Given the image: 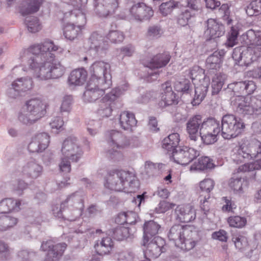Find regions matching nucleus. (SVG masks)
<instances>
[{
    "mask_svg": "<svg viewBox=\"0 0 261 261\" xmlns=\"http://www.w3.org/2000/svg\"><path fill=\"white\" fill-rule=\"evenodd\" d=\"M56 50H28L29 64L36 77L41 80L57 79L65 72V67L55 60Z\"/></svg>",
    "mask_w": 261,
    "mask_h": 261,
    "instance_id": "1",
    "label": "nucleus"
},
{
    "mask_svg": "<svg viewBox=\"0 0 261 261\" xmlns=\"http://www.w3.org/2000/svg\"><path fill=\"white\" fill-rule=\"evenodd\" d=\"M104 186L111 190L131 193L138 189L139 184L133 173L116 170L108 173L105 178Z\"/></svg>",
    "mask_w": 261,
    "mask_h": 261,
    "instance_id": "2",
    "label": "nucleus"
},
{
    "mask_svg": "<svg viewBox=\"0 0 261 261\" xmlns=\"http://www.w3.org/2000/svg\"><path fill=\"white\" fill-rule=\"evenodd\" d=\"M21 200L14 198H4L0 200V232L13 228L19 222L18 218L10 214L20 210Z\"/></svg>",
    "mask_w": 261,
    "mask_h": 261,
    "instance_id": "3",
    "label": "nucleus"
},
{
    "mask_svg": "<svg viewBox=\"0 0 261 261\" xmlns=\"http://www.w3.org/2000/svg\"><path fill=\"white\" fill-rule=\"evenodd\" d=\"M261 154V142L255 139L244 138L232 150L231 158L237 164L253 160Z\"/></svg>",
    "mask_w": 261,
    "mask_h": 261,
    "instance_id": "4",
    "label": "nucleus"
},
{
    "mask_svg": "<svg viewBox=\"0 0 261 261\" xmlns=\"http://www.w3.org/2000/svg\"><path fill=\"white\" fill-rule=\"evenodd\" d=\"M47 106V102L42 98H31L26 101L23 110L18 115V119L24 124H34L45 115Z\"/></svg>",
    "mask_w": 261,
    "mask_h": 261,
    "instance_id": "5",
    "label": "nucleus"
},
{
    "mask_svg": "<svg viewBox=\"0 0 261 261\" xmlns=\"http://www.w3.org/2000/svg\"><path fill=\"white\" fill-rule=\"evenodd\" d=\"M85 12L86 10L74 9L64 14L63 20L66 24L63 28V34L66 39L72 40L77 37L86 23Z\"/></svg>",
    "mask_w": 261,
    "mask_h": 261,
    "instance_id": "6",
    "label": "nucleus"
},
{
    "mask_svg": "<svg viewBox=\"0 0 261 261\" xmlns=\"http://www.w3.org/2000/svg\"><path fill=\"white\" fill-rule=\"evenodd\" d=\"M106 138L109 146L106 151L107 156L114 161L122 159L123 155L120 150L130 145L129 140L116 130L108 132Z\"/></svg>",
    "mask_w": 261,
    "mask_h": 261,
    "instance_id": "7",
    "label": "nucleus"
},
{
    "mask_svg": "<svg viewBox=\"0 0 261 261\" xmlns=\"http://www.w3.org/2000/svg\"><path fill=\"white\" fill-rule=\"evenodd\" d=\"M237 112L244 115H261V95L250 97L238 96L231 101Z\"/></svg>",
    "mask_w": 261,
    "mask_h": 261,
    "instance_id": "8",
    "label": "nucleus"
},
{
    "mask_svg": "<svg viewBox=\"0 0 261 261\" xmlns=\"http://www.w3.org/2000/svg\"><path fill=\"white\" fill-rule=\"evenodd\" d=\"M103 80L91 76L88 81L86 91L83 94V99L85 102H92L103 95L106 89L112 85V81L109 80L103 82Z\"/></svg>",
    "mask_w": 261,
    "mask_h": 261,
    "instance_id": "9",
    "label": "nucleus"
},
{
    "mask_svg": "<svg viewBox=\"0 0 261 261\" xmlns=\"http://www.w3.org/2000/svg\"><path fill=\"white\" fill-rule=\"evenodd\" d=\"M79 207H67L66 208L56 207L53 210L54 215L56 217L63 218L73 222V226L74 227L70 228V232L82 233L85 231V229L82 227V222L74 224V222L76 221L77 219L82 216L84 210V208H82V205L79 204Z\"/></svg>",
    "mask_w": 261,
    "mask_h": 261,
    "instance_id": "10",
    "label": "nucleus"
},
{
    "mask_svg": "<svg viewBox=\"0 0 261 261\" xmlns=\"http://www.w3.org/2000/svg\"><path fill=\"white\" fill-rule=\"evenodd\" d=\"M245 128L243 121L234 115L227 114L222 119L221 134L225 139L235 138L240 134Z\"/></svg>",
    "mask_w": 261,
    "mask_h": 261,
    "instance_id": "11",
    "label": "nucleus"
},
{
    "mask_svg": "<svg viewBox=\"0 0 261 261\" xmlns=\"http://www.w3.org/2000/svg\"><path fill=\"white\" fill-rule=\"evenodd\" d=\"M202 70L199 66H194L190 70V76L195 85V96L192 103L193 106L198 105L204 98L208 90L209 79L204 77L202 79H198L199 84L196 83V81Z\"/></svg>",
    "mask_w": 261,
    "mask_h": 261,
    "instance_id": "12",
    "label": "nucleus"
},
{
    "mask_svg": "<svg viewBox=\"0 0 261 261\" xmlns=\"http://www.w3.org/2000/svg\"><path fill=\"white\" fill-rule=\"evenodd\" d=\"M220 132L219 122L214 118L205 120L200 128V135L206 144H212L217 141V136Z\"/></svg>",
    "mask_w": 261,
    "mask_h": 261,
    "instance_id": "13",
    "label": "nucleus"
},
{
    "mask_svg": "<svg viewBox=\"0 0 261 261\" xmlns=\"http://www.w3.org/2000/svg\"><path fill=\"white\" fill-rule=\"evenodd\" d=\"M62 155L69 159L72 162H78L83 155V151L77 138L70 136L62 143L61 149Z\"/></svg>",
    "mask_w": 261,
    "mask_h": 261,
    "instance_id": "14",
    "label": "nucleus"
},
{
    "mask_svg": "<svg viewBox=\"0 0 261 261\" xmlns=\"http://www.w3.org/2000/svg\"><path fill=\"white\" fill-rule=\"evenodd\" d=\"M127 85L124 84L113 89L111 92L106 94L100 100L98 110V114L102 117H109L112 112V102L127 90Z\"/></svg>",
    "mask_w": 261,
    "mask_h": 261,
    "instance_id": "15",
    "label": "nucleus"
},
{
    "mask_svg": "<svg viewBox=\"0 0 261 261\" xmlns=\"http://www.w3.org/2000/svg\"><path fill=\"white\" fill-rule=\"evenodd\" d=\"M199 154V151L193 147L179 146L172 152V158L174 162L181 165H187Z\"/></svg>",
    "mask_w": 261,
    "mask_h": 261,
    "instance_id": "16",
    "label": "nucleus"
},
{
    "mask_svg": "<svg viewBox=\"0 0 261 261\" xmlns=\"http://www.w3.org/2000/svg\"><path fill=\"white\" fill-rule=\"evenodd\" d=\"M93 2L95 14L101 17L113 14L119 4V0H93Z\"/></svg>",
    "mask_w": 261,
    "mask_h": 261,
    "instance_id": "17",
    "label": "nucleus"
},
{
    "mask_svg": "<svg viewBox=\"0 0 261 261\" xmlns=\"http://www.w3.org/2000/svg\"><path fill=\"white\" fill-rule=\"evenodd\" d=\"M67 247L65 243L54 245L51 241H43L41 245V250L47 251L45 261H57L63 255Z\"/></svg>",
    "mask_w": 261,
    "mask_h": 261,
    "instance_id": "18",
    "label": "nucleus"
},
{
    "mask_svg": "<svg viewBox=\"0 0 261 261\" xmlns=\"http://www.w3.org/2000/svg\"><path fill=\"white\" fill-rule=\"evenodd\" d=\"M261 57V50H233L232 57L241 66H248Z\"/></svg>",
    "mask_w": 261,
    "mask_h": 261,
    "instance_id": "19",
    "label": "nucleus"
},
{
    "mask_svg": "<svg viewBox=\"0 0 261 261\" xmlns=\"http://www.w3.org/2000/svg\"><path fill=\"white\" fill-rule=\"evenodd\" d=\"M165 242L162 238L156 236L145 243L143 241V245L145 247L144 254L146 257L157 258L162 252L164 251Z\"/></svg>",
    "mask_w": 261,
    "mask_h": 261,
    "instance_id": "20",
    "label": "nucleus"
},
{
    "mask_svg": "<svg viewBox=\"0 0 261 261\" xmlns=\"http://www.w3.org/2000/svg\"><path fill=\"white\" fill-rule=\"evenodd\" d=\"M129 18L137 21L149 20L153 15L152 8L143 3L134 4L129 10Z\"/></svg>",
    "mask_w": 261,
    "mask_h": 261,
    "instance_id": "21",
    "label": "nucleus"
},
{
    "mask_svg": "<svg viewBox=\"0 0 261 261\" xmlns=\"http://www.w3.org/2000/svg\"><path fill=\"white\" fill-rule=\"evenodd\" d=\"M50 142V136L47 133L35 134L28 145V149L31 152H41L46 149Z\"/></svg>",
    "mask_w": 261,
    "mask_h": 261,
    "instance_id": "22",
    "label": "nucleus"
},
{
    "mask_svg": "<svg viewBox=\"0 0 261 261\" xmlns=\"http://www.w3.org/2000/svg\"><path fill=\"white\" fill-rule=\"evenodd\" d=\"M43 168L35 160L28 161L21 168V173L25 179L35 180L43 174Z\"/></svg>",
    "mask_w": 261,
    "mask_h": 261,
    "instance_id": "23",
    "label": "nucleus"
},
{
    "mask_svg": "<svg viewBox=\"0 0 261 261\" xmlns=\"http://www.w3.org/2000/svg\"><path fill=\"white\" fill-rule=\"evenodd\" d=\"M177 103V99L172 90L171 83L167 82L162 85L159 106L163 108L167 106Z\"/></svg>",
    "mask_w": 261,
    "mask_h": 261,
    "instance_id": "24",
    "label": "nucleus"
},
{
    "mask_svg": "<svg viewBox=\"0 0 261 261\" xmlns=\"http://www.w3.org/2000/svg\"><path fill=\"white\" fill-rule=\"evenodd\" d=\"M110 65L103 62H97L92 65L90 68L91 76L103 80V82L109 80L111 81V75L110 73Z\"/></svg>",
    "mask_w": 261,
    "mask_h": 261,
    "instance_id": "25",
    "label": "nucleus"
},
{
    "mask_svg": "<svg viewBox=\"0 0 261 261\" xmlns=\"http://www.w3.org/2000/svg\"><path fill=\"white\" fill-rule=\"evenodd\" d=\"M95 233L99 234L102 237L100 240H98L94 244L95 251L100 255L108 254L113 247V243L111 238L108 236L105 237L107 234L101 229H97Z\"/></svg>",
    "mask_w": 261,
    "mask_h": 261,
    "instance_id": "26",
    "label": "nucleus"
},
{
    "mask_svg": "<svg viewBox=\"0 0 261 261\" xmlns=\"http://www.w3.org/2000/svg\"><path fill=\"white\" fill-rule=\"evenodd\" d=\"M202 122V116L200 115H195L188 121L186 124L187 132L191 140L195 142L198 139V130Z\"/></svg>",
    "mask_w": 261,
    "mask_h": 261,
    "instance_id": "27",
    "label": "nucleus"
},
{
    "mask_svg": "<svg viewBox=\"0 0 261 261\" xmlns=\"http://www.w3.org/2000/svg\"><path fill=\"white\" fill-rule=\"evenodd\" d=\"M176 219L184 223L189 222L196 217V213L190 205H181L176 207L175 210Z\"/></svg>",
    "mask_w": 261,
    "mask_h": 261,
    "instance_id": "28",
    "label": "nucleus"
},
{
    "mask_svg": "<svg viewBox=\"0 0 261 261\" xmlns=\"http://www.w3.org/2000/svg\"><path fill=\"white\" fill-rule=\"evenodd\" d=\"M206 28L204 34L210 39L219 37L225 32L224 25L214 19L210 18L207 20Z\"/></svg>",
    "mask_w": 261,
    "mask_h": 261,
    "instance_id": "29",
    "label": "nucleus"
},
{
    "mask_svg": "<svg viewBox=\"0 0 261 261\" xmlns=\"http://www.w3.org/2000/svg\"><path fill=\"white\" fill-rule=\"evenodd\" d=\"M190 233V227L175 225L170 228L168 233V238L177 247L179 242L181 241L184 234H187L188 236Z\"/></svg>",
    "mask_w": 261,
    "mask_h": 261,
    "instance_id": "30",
    "label": "nucleus"
},
{
    "mask_svg": "<svg viewBox=\"0 0 261 261\" xmlns=\"http://www.w3.org/2000/svg\"><path fill=\"white\" fill-rule=\"evenodd\" d=\"M85 196L83 190L76 191L69 195L66 200L61 204V208L65 207H79V204L82 205V208H84V199Z\"/></svg>",
    "mask_w": 261,
    "mask_h": 261,
    "instance_id": "31",
    "label": "nucleus"
},
{
    "mask_svg": "<svg viewBox=\"0 0 261 261\" xmlns=\"http://www.w3.org/2000/svg\"><path fill=\"white\" fill-rule=\"evenodd\" d=\"M137 120L133 113L124 111L119 116V124L121 127L125 130L132 131L136 126Z\"/></svg>",
    "mask_w": 261,
    "mask_h": 261,
    "instance_id": "32",
    "label": "nucleus"
},
{
    "mask_svg": "<svg viewBox=\"0 0 261 261\" xmlns=\"http://www.w3.org/2000/svg\"><path fill=\"white\" fill-rule=\"evenodd\" d=\"M190 234L188 236L184 234L177 247L182 250H190L193 249L199 241L198 233L196 231H192L190 228Z\"/></svg>",
    "mask_w": 261,
    "mask_h": 261,
    "instance_id": "33",
    "label": "nucleus"
},
{
    "mask_svg": "<svg viewBox=\"0 0 261 261\" xmlns=\"http://www.w3.org/2000/svg\"><path fill=\"white\" fill-rule=\"evenodd\" d=\"M87 77V71L83 68L73 70L68 77L70 85L81 86L83 85Z\"/></svg>",
    "mask_w": 261,
    "mask_h": 261,
    "instance_id": "34",
    "label": "nucleus"
},
{
    "mask_svg": "<svg viewBox=\"0 0 261 261\" xmlns=\"http://www.w3.org/2000/svg\"><path fill=\"white\" fill-rule=\"evenodd\" d=\"M160 228V225L154 221L151 220L146 222L143 226V240H144V242L146 243L150 240L152 239V238L158 233Z\"/></svg>",
    "mask_w": 261,
    "mask_h": 261,
    "instance_id": "35",
    "label": "nucleus"
},
{
    "mask_svg": "<svg viewBox=\"0 0 261 261\" xmlns=\"http://www.w3.org/2000/svg\"><path fill=\"white\" fill-rule=\"evenodd\" d=\"M170 60V56L165 52L154 56L148 62L147 66L150 68H160L165 66Z\"/></svg>",
    "mask_w": 261,
    "mask_h": 261,
    "instance_id": "36",
    "label": "nucleus"
},
{
    "mask_svg": "<svg viewBox=\"0 0 261 261\" xmlns=\"http://www.w3.org/2000/svg\"><path fill=\"white\" fill-rule=\"evenodd\" d=\"M42 4V0H26L20 8L23 16L37 12Z\"/></svg>",
    "mask_w": 261,
    "mask_h": 261,
    "instance_id": "37",
    "label": "nucleus"
},
{
    "mask_svg": "<svg viewBox=\"0 0 261 261\" xmlns=\"http://www.w3.org/2000/svg\"><path fill=\"white\" fill-rule=\"evenodd\" d=\"M243 39H246L245 44L247 49H250V45L261 46V31L255 32L253 30H248L245 35L243 36Z\"/></svg>",
    "mask_w": 261,
    "mask_h": 261,
    "instance_id": "38",
    "label": "nucleus"
},
{
    "mask_svg": "<svg viewBox=\"0 0 261 261\" xmlns=\"http://www.w3.org/2000/svg\"><path fill=\"white\" fill-rule=\"evenodd\" d=\"M89 49H105L107 41L104 40L103 37L97 32H93L88 40Z\"/></svg>",
    "mask_w": 261,
    "mask_h": 261,
    "instance_id": "39",
    "label": "nucleus"
},
{
    "mask_svg": "<svg viewBox=\"0 0 261 261\" xmlns=\"http://www.w3.org/2000/svg\"><path fill=\"white\" fill-rule=\"evenodd\" d=\"M228 186L234 193L241 194L244 193V189L247 187L248 184L244 178L232 177L229 180Z\"/></svg>",
    "mask_w": 261,
    "mask_h": 261,
    "instance_id": "40",
    "label": "nucleus"
},
{
    "mask_svg": "<svg viewBox=\"0 0 261 261\" xmlns=\"http://www.w3.org/2000/svg\"><path fill=\"white\" fill-rule=\"evenodd\" d=\"M180 141L179 135L178 133H173L165 138L162 141V147L168 151L172 152L177 146Z\"/></svg>",
    "mask_w": 261,
    "mask_h": 261,
    "instance_id": "41",
    "label": "nucleus"
},
{
    "mask_svg": "<svg viewBox=\"0 0 261 261\" xmlns=\"http://www.w3.org/2000/svg\"><path fill=\"white\" fill-rule=\"evenodd\" d=\"M226 78V75L221 72L217 73L213 76L212 79L213 95L217 94L221 91Z\"/></svg>",
    "mask_w": 261,
    "mask_h": 261,
    "instance_id": "42",
    "label": "nucleus"
},
{
    "mask_svg": "<svg viewBox=\"0 0 261 261\" xmlns=\"http://www.w3.org/2000/svg\"><path fill=\"white\" fill-rule=\"evenodd\" d=\"M13 86L22 93L30 90L33 87V81L30 77L17 79L12 82Z\"/></svg>",
    "mask_w": 261,
    "mask_h": 261,
    "instance_id": "43",
    "label": "nucleus"
},
{
    "mask_svg": "<svg viewBox=\"0 0 261 261\" xmlns=\"http://www.w3.org/2000/svg\"><path fill=\"white\" fill-rule=\"evenodd\" d=\"M223 50L221 51H216L211 56H210L206 60V66L210 69H217L219 68L221 57L223 56Z\"/></svg>",
    "mask_w": 261,
    "mask_h": 261,
    "instance_id": "44",
    "label": "nucleus"
},
{
    "mask_svg": "<svg viewBox=\"0 0 261 261\" xmlns=\"http://www.w3.org/2000/svg\"><path fill=\"white\" fill-rule=\"evenodd\" d=\"M213 167V164L211 160L207 156L199 158L197 162H195L190 167L191 171L203 170L205 169H210Z\"/></svg>",
    "mask_w": 261,
    "mask_h": 261,
    "instance_id": "45",
    "label": "nucleus"
},
{
    "mask_svg": "<svg viewBox=\"0 0 261 261\" xmlns=\"http://www.w3.org/2000/svg\"><path fill=\"white\" fill-rule=\"evenodd\" d=\"M239 29L237 26H231L227 35V39L224 44L226 47H233L238 43Z\"/></svg>",
    "mask_w": 261,
    "mask_h": 261,
    "instance_id": "46",
    "label": "nucleus"
},
{
    "mask_svg": "<svg viewBox=\"0 0 261 261\" xmlns=\"http://www.w3.org/2000/svg\"><path fill=\"white\" fill-rule=\"evenodd\" d=\"M245 10L249 16L261 15V0H252L247 6Z\"/></svg>",
    "mask_w": 261,
    "mask_h": 261,
    "instance_id": "47",
    "label": "nucleus"
},
{
    "mask_svg": "<svg viewBox=\"0 0 261 261\" xmlns=\"http://www.w3.org/2000/svg\"><path fill=\"white\" fill-rule=\"evenodd\" d=\"M261 169V159L257 160L253 162L246 163L239 167L238 172H250Z\"/></svg>",
    "mask_w": 261,
    "mask_h": 261,
    "instance_id": "48",
    "label": "nucleus"
},
{
    "mask_svg": "<svg viewBox=\"0 0 261 261\" xmlns=\"http://www.w3.org/2000/svg\"><path fill=\"white\" fill-rule=\"evenodd\" d=\"M217 14L228 25L231 24L232 20L229 17V7L227 4H222L218 9Z\"/></svg>",
    "mask_w": 261,
    "mask_h": 261,
    "instance_id": "49",
    "label": "nucleus"
},
{
    "mask_svg": "<svg viewBox=\"0 0 261 261\" xmlns=\"http://www.w3.org/2000/svg\"><path fill=\"white\" fill-rule=\"evenodd\" d=\"M163 33V30L160 25L154 24L148 28L146 35L149 39H155L161 37Z\"/></svg>",
    "mask_w": 261,
    "mask_h": 261,
    "instance_id": "50",
    "label": "nucleus"
},
{
    "mask_svg": "<svg viewBox=\"0 0 261 261\" xmlns=\"http://www.w3.org/2000/svg\"><path fill=\"white\" fill-rule=\"evenodd\" d=\"M25 23L28 30L31 33L37 32L41 29L37 17L34 16L28 17L25 18Z\"/></svg>",
    "mask_w": 261,
    "mask_h": 261,
    "instance_id": "51",
    "label": "nucleus"
},
{
    "mask_svg": "<svg viewBox=\"0 0 261 261\" xmlns=\"http://www.w3.org/2000/svg\"><path fill=\"white\" fill-rule=\"evenodd\" d=\"M179 3L178 2L170 1L165 3H163L160 6V13L164 16L168 15L170 14L173 10L178 7Z\"/></svg>",
    "mask_w": 261,
    "mask_h": 261,
    "instance_id": "52",
    "label": "nucleus"
},
{
    "mask_svg": "<svg viewBox=\"0 0 261 261\" xmlns=\"http://www.w3.org/2000/svg\"><path fill=\"white\" fill-rule=\"evenodd\" d=\"M227 222L230 227L241 228L246 224L247 220L244 217L230 216L228 218Z\"/></svg>",
    "mask_w": 261,
    "mask_h": 261,
    "instance_id": "53",
    "label": "nucleus"
},
{
    "mask_svg": "<svg viewBox=\"0 0 261 261\" xmlns=\"http://www.w3.org/2000/svg\"><path fill=\"white\" fill-rule=\"evenodd\" d=\"M29 49H58L53 41L46 39L40 43H35L31 45Z\"/></svg>",
    "mask_w": 261,
    "mask_h": 261,
    "instance_id": "54",
    "label": "nucleus"
},
{
    "mask_svg": "<svg viewBox=\"0 0 261 261\" xmlns=\"http://www.w3.org/2000/svg\"><path fill=\"white\" fill-rule=\"evenodd\" d=\"M232 240L236 247L240 251H243L248 248V241L245 237L241 235L234 236Z\"/></svg>",
    "mask_w": 261,
    "mask_h": 261,
    "instance_id": "55",
    "label": "nucleus"
},
{
    "mask_svg": "<svg viewBox=\"0 0 261 261\" xmlns=\"http://www.w3.org/2000/svg\"><path fill=\"white\" fill-rule=\"evenodd\" d=\"M107 38L113 43H119L123 41L124 36L122 32L118 30L111 31L107 35Z\"/></svg>",
    "mask_w": 261,
    "mask_h": 261,
    "instance_id": "56",
    "label": "nucleus"
},
{
    "mask_svg": "<svg viewBox=\"0 0 261 261\" xmlns=\"http://www.w3.org/2000/svg\"><path fill=\"white\" fill-rule=\"evenodd\" d=\"M175 206V204L168 201H161L154 208V212L158 214L165 213L167 211L171 210Z\"/></svg>",
    "mask_w": 261,
    "mask_h": 261,
    "instance_id": "57",
    "label": "nucleus"
},
{
    "mask_svg": "<svg viewBox=\"0 0 261 261\" xmlns=\"http://www.w3.org/2000/svg\"><path fill=\"white\" fill-rule=\"evenodd\" d=\"M193 15L192 12H190L188 9L184 10L178 16L177 19V23L181 26H186L188 24V21L190 19Z\"/></svg>",
    "mask_w": 261,
    "mask_h": 261,
    "instance_id": "58",
    "label": "nucleus"
},
{
    "mask_svg": "<svg viewBox=\"0 0 261 261\" xmlns=\"http://www.w3.org/2000/svg\"><path fill=\"white\" fill-rule=\"evenodd\" d=\"M72 97L70 95H65L62 98L60 110L62 112H69L71 109Z\"/></svg>",
    "mask_w": 261,
    "mask_h": 261,
    "instance_id": "59",
    "label": "nucleus"
},
{
    "mask_svg": "<svg viewBox=\"0 0 261 261\" xmlns=\"http://www.w3.org/2000/svg\"><path fill=\"white\" fill-rule=\"evenodd\" d=\"M10 248L7 244L0 240V257L2 260H7L10 257Z\"/></svg>",
    "mask_w": 261,
    "mask_h": 261,
    "instance_id": "60",
    "label": "nucleus"
},
{
    "mask_svg": "<svg viewBox=\"0 0 261 261\" xmlns=\"http://www.w3.org/2000/svg\"><path fill=\"white\" fill-rule=\"evenodd\" d=\"M190 82L188 80L177 81L175 83L174 88L178 92H186L190 88Z\"/></svg>",
    "mask_w": 261,
    "mask_h": 261,
    "instance_id": "61",
    "label": "nucleus"
},
{
    "mask_svg": "<svg viewBox=\"0 0 261 261\" xmlns=\"http://www.w3.org/2000/svg\"><path fill=\"white\" fill-rule=\"evenodd\" d=\"M100 127V123L99 121L92 120L88 123L87 129L90 135L94 136L98 133Z\"/></svg>",
    "mask_w": 261,
    "mask_h": 261,
    "instance_id": "62",
    "label": "nucleus"
},
{
    "mask_svg": "<svg viewBox=\"0 0 261 261\" xmlns=\"http://www.w3.org/2000/svg\"><path fill=\"white\" fill-rule=\"evenodd\" d=\"M215 183L213 180L206 178L200 182V188L202 191L210 192L214 187Z\"/></svg>",
    "mask_w": 261,
    "mask_h": 261,
    "instance_id": "63",
    "label": "nucleus"
},
{
    "mask_svg": "<svg viewBox=\"0 0 261 261\" xmlns=\"http://www.w3.org/2000/svg\"><path fill=\"white\" fill-rule=\"evenodd\" d=\"M21 92L19 90L13 86L12 83L10 86L7 90V94L10 100H13L17 98L21 95Z\"/></svg>",
    "mask_w": 261,
    "mask_h": 261,
    "instance_id": "64",
    "label": "nucleus"
}]
</instances>
